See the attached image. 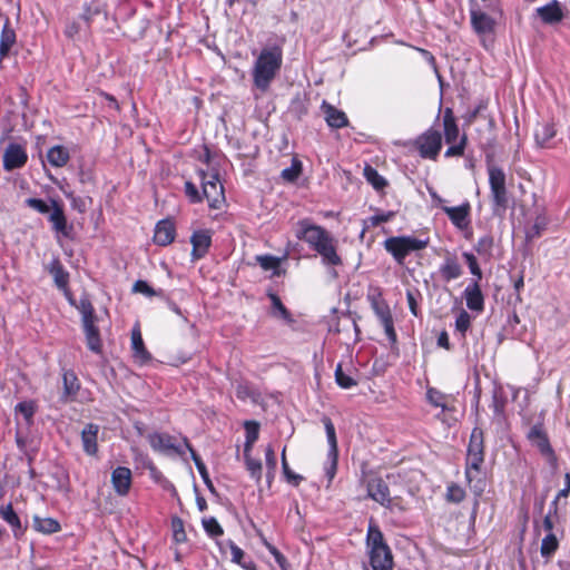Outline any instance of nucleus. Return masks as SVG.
Returning a JSON list of instances; mask_svg holds the SVG:
<instances>
[{
	"label": "nucleus",
	"mask_w": 570,
	"mask_h": 570,
	"mask_svg": "<svg viewBox=\"0 0 570 570\" xmlns=\"http://www.w3.org/2000/svg\"><path fill=\"white\" fill-rule=\"evenodd\" d=\"M295 236L308 244L321 256L324 265H343V259L337 253L336 239L323 226L313 224L308 218L301 219L297 222Z\"/></svg>",
	"instance_id": "obj_1"
},
{
	"label": "nucleus",
	"mask_w": 570,
	"mask_h": 570,
	"mask_svg": "<svg viewBox=\"0 0 570 570\" xmlns=\"http://www.w3.org/2000/svg\"><path fill=\"white\" fill-rule=\"evenodd\" d=\"M372 570H393L394 557L379 524L371 519L365 540Z\"/></svg>",
	"instance_id": "obj_2"
},
{
	"label": "nucleus",
	"mask_w": 570,
	"mask_h": 570,
	"mask_svg": "<svg viewBox=\"0 0 570 570\" xmlns=\"http://www.w3.org/2000/svg\"><path fill=\"white\" fill-rule=\"evenodd\" d=\"M26 205L40 214H49L48 220L56 237L73 238V226L68 223L63 203L60 199L50 198L49 204L40 198H27Z\"/></svg>",
	"instance_id": "obj_3"
},
{
	"label": "nucleus",
	"mask_w": 570,
	"mask_h": 570,
	"mask_svg": "<svg viewBox=\"0 0 570 570\" xmlns=\"http://www.w3.org/2000/svg\"><path fill=\"white\" fill-rule=\"evenodd\" d=\"M283 62L279 47L265 48L257 57L253 69V81L256 88L266 91L276 77Z\"/></svg>",
	"instance_id": "obj_4"
},
{
	"label": "nucleus",
	"mask_w": 570,
	"mask_h": 570,
	"mask_svg": "<svg viewBox=\"0 0 570 570\" xmlns=\"http://www.w3.org/2000/svg\"><path fill=\"white\" fill-rule=\"evenodd\" d=\"M69 302L81 315V325L86 338L87 347L95 354L102 353V338L98 327L99 317L87 295L80 297L79 303L69 297Z\"/></svg>",
	"instance_id": "obj_5"
},
{
	"label": "nucleus",
	"mask_w": 570,
	"mask_h": 570,
	"mask_svg": "<svg viewBox=\"0 0 570 570\" xmlns=\"http://www.w3.org/2000/svg\"><path fill=\"white\" fill-rule=\"evenodd\" d=\"M442 128L444 141L448 148L444 153L445 158H460L465 154L468 147V135L460 132L458 120L454 116L453 109L446 107L442 114Z\"/></svg>",
	"instance_id": "obj_6"
},
{
	"label": "nucleus",
	"mask_w": 570,
	"mask_h": 570,
	"mask_svg": "<svg viewBox=\"0 0 570 570\" xmlns=\"http://www.w3.org/2000/svg\"><path fill=\"white\" fill-rule=\"evenodd\" d=\"M429 239H420L413 236H391L383 243L384 249L399 264L403 265L405 258L414 253L423 250L428 247Z\"/></svg>",
	"instance_id": "obj_7"
},
{
	"label": "nucleus",
	"mask_w": 570,
	"mask_h": 570,
	"mask_svg": "<svg viewBox=\"0 0 570 570\" xmlns=\"http://www.w3.org/2000/svg\"><path fill=\"white\" fill-rule=\"evenodd\" d=\"M484 432L481 428H473L465 458L464 474L468 483L470 484L474 478L473 472L476 474L481 472V466L484 462Z\"/></svg>",
	"instance_id": "obj_8"
},
{
	"label": "nucleus",
	"mask_w": 570,
	"mask_h": 570,
	"mask_svg": "<svg viewBox=\"0 0 570 570\" xmlns=\"http://www.w3.org/2000/svg\"><path fill=\"white\" fill-rule=\"evenodd\" d=\"M197 175L202 184L203 200L206 199L210 209H220L226 204L225 189L219 179V173L198 169Z\"/></svg>",
	"instance_id": "obj_9"
},
{
	"label": "nucleus",
	"mask_w": 570,
	"mask_h": 570,
	"mask_svg": "<svg viewBox=\"0 0 570 570\" xmlns=\"http://www.w3.org/2000/svg\"><path fill=\"white\" fill-rule=\"evenodd\" d=\"M413 147L421 158L435 161L443 147L442 132L430 127L413 140Z\"/></svg>",
	"instance_id": "obj_10"
},
{
	"label": "nucleus",
	"mask_w": 570,
	"mask_h": 570,
	"mask_svg": "<svg viewBox=\"0 0 570 570\" xmlns=\"http://www.w3.org/2000/svg\"><path fill=\"white\" fill-rule=\"evenodd\" d=\"M488 175L493 206L505 210L509 204L505 174L502 168L490 165L488 166Z\"/></svg>",
	"instance_id": "obj_11"
},
{
	"label": "nucleus",
	"mask_w": 570,
	"mask_h": 570,
	"mask_svg": "<svg viewBox=\"0 0 570 570\" xmlns=\"http://www.w3.org/2000/svg\"><path fill=\"white\" fill-rule=\"evenodd\" d=\"M527 439L548 461H556V453L550 444V440L543 424L537 423L532 425L527 434Z\"/></svg>",
	"instance_id": "obj_12"
},
{
	"label": "nucleus",
	"mask_w": 570,
	"mask_h": 570,
	"mask_svg": "<svg viewBox=\"0 0 570 570\" xmlns=\"http://www.w3.org/2000/svg\"><path fill=\"white\" fill-rule=\"evenodd\" d=\"M148 442L155 452L164 454H177L184 455L185 451L178 444H176V438L168 433L154 432L148 436Z\"/></svg>",
	"instance_id": "obj_13"
},
{
	"label": "nucleus",
	"mask_w": 570,
	"mask_h": 570,
	"mask_svg": "<svg viewBox=\"0 0 570 570\" xmlns=\"http://www.w3.org/2000/svg\"><path fill=\"white\" fill-rule=\"evenodd\" d=\"M99 16H107V4L101 0H89L82 3L79 20L83 23V31L91 33L92 23Z\"/></svg>",
	"instance_id": "obj_14"
},
{
	"label": "nucleus",
	"mask_w": 570,
	"mask_h": 570,
	"mask_svg": "<svg viewBox=\"0 0 570 570\" xmlns=\"http://www.w3.org/2000/svg\"><path fill=\"white\" fill-rule=\"evenodd\" d=\"M364 482L368 498L381 505L389 502L390 488L381 476L371 473Z\"/></svg>",
	"instance_id": "obj_15"
},
{
	"label": "nucleus",
	"mask_w": 570,
	"mask_h": 570,
	"mask_svg": "<svg viewBox=\"0 0 570 570\" xmlns=\"http://www.w3.org/2000/svg\"><path fill=\"white\" fill-rule=\"evenodd\" d=\"M213 230L197 229L190 236L191 257L194 261L204 258L212 246Z\"/></svg>",
	"instance_id": "obj_16"
},
{
	"label": "nucleus",
	"mask_w": 570,
	"mask_h": 570,
	"mask_svg": "<svg viewBox=\"0 0 570 570\" xmlns=\"http://www.w3.org/2000/svg\"><path fill=\"white\" fill-rule=\"evenodd\" d=\"M110 482L118 497H127L132 485V473L127 466H117L111 472Z\"/></svg>",
	"instance_id": "obj_17"
},
{
	"label": "nucleus",
	"mask_w": 570,
	"mask_h": 570,
	"mask_svg": "<svg viewBox=\"0 0 570 570\" xmlns=\"http://www.w3.org/2000/svg\"><path fill=\"white\" fill-rule=\"evenodd\" d=\"M441 208L458 229L464 230L470 226L471 205L469 202L460 206H442Z\"/></svg>",
	"instance_id": "obj_18"
},
{
	"label": "nucleus",
	"mask_w": 570,
	"mask_h": 570,
	"mask_svg": "<svg viewBox=\"0 0 570 570\" xmlns=\"http://www.w3.org/2000/svg\"><path fill=\"white\" fill-rule=\"evenodd\" d=\"M28 155L26 149L19 144H9L3 154V168L13 170L26 165Z\"/></svg>",
	"instance_id": "obj_19"
},
{
	"label": "nucleus",
	"mask_w": 570,
	"mask_h": 570,
	"mask_svg": "<svg viewBox=\"0 0 570 570\" xmlns=\"http://www.w3.org/2000/svg\"><path fill=\"white\" fill-rule=\"evenodd\" d=\"M471 26L478 36H485L494 32L495 21L479 8L470 9Z\"/></svg>",
	"instance_id": "obj_20"
},
{
	"label": "nucleus",
	"mask_w": 570,
	"mask_h": 570,
	"mask_svg": "<svg viewBox=\"0 0 570 570\" xmlns=\"http://www.w3.org/2000/svg\"><path fill=\"white\" fill-rule=\"evenodd\" d=\"M321 111L324 115L327 126L332 129H342L350 125L346 114L326 100H323Z\"/></svg>",
	"instance_id": "obj_21"
},
{
	"label": "nucleus",
	"mask_w": 570,
	"mask_h": 570,
	"mask_svg": "<svg viewBox=\"0 0 570 570\" xmlns=\"http://www.w3.org/2000/svg\"><path fill=\"white\" fill-rule=\"evenodd\" d=\"M176 237V224L173 218L159 220L155 226L154 243L159 246L170 245Z\"/></svg>",
	"instance_id": "obj_22"
},
{
	"label": "nucleus",
	"mask_w": 570,
	"mask_h": 570,
	"mask_svg": "<svg viewBox=\"0 0 570 570\" xmlns=\"http://www.w3.org/2000/svg\"><path fill=\"white\" fill-rule=\"evenodd\" d=\"M442 281L449 283L463 275V268L454 254L446 253L443 264L439 268Z\"/></svg>",
	"instance_id": "obj_23"
},
{
	"label": "nucleus",
	"mask_w": 570,
	"mask_h": 570,
	"mask_svg": "<svg viewBox=\"0 0 570 570\" xmlns=\"http://www.w3.org/2000/svg\"><path fill=\"white\" fill-rule=\"evenodd\" d=\"M16 43L17 33L11 27L9 19H7L0 32V67H2L3 60L10 56Z\"/></svg>",
	"instance_id": "obj_24"
},
{
	"label": "nucleus",
	"mask_w": 570,
	"mask_h": 570,
	"mask_svg": "<svg viewBox=\"0 0 570 570\" xmlns=\"http://www.w3.org/2000/svg\"><path fill=\"white\" fill-rule=\"evenodd\" d=\"M98 433L99 425L95 423H88L81 431V442L83 452L89 456H96L98 448Z\"/></svg>",
	"instance_id": "obj_25"
},
{
	"label": "nucleus",
	"mask_w": 570,
	"mask_h": 570,
	"mask_svg": "<svg viewBox=\"0 0 570 570\" xmlns=\"http://www.w3.org/2000/svg\"><path fill=\"white\" fill-rule=\"evenodd\" d=\"M464 297L469 309L479 313L484 309V296L478 279H472V282L465 287Z\"/></svg>",
	"instance_id": "obj_26"
},
{
	"label": "nucleus",
	"mask_w": 570,
	"mask_h": 570,
	"mask_svg": "<svg viewBox=\"0 0 570 570\" xmlns=\"http://www.w3.org/2000/svg\"><path fill=\"white\" fill-rule=\"evenodd\" d=\"M131 350L135 361L140 365L147 364L151 360V354L145 346L138 325L131 330Z\"/></svg>",
	"instance_id": "obj_27"
},
{
	"label": "nucleus",
	"mask_w": 570,
	"mask_h": 570,
	"mask_svg": "<svg viewBox=\"0 0 570 570\" xmlns=\"http://www.w3.org/2000/svg\"><path fill=\"white\" fill-rule=\"evenodd\" d=\"M537 14L543 23L556 24L562 21L564 14L558 0H551L546 6L537 8Z\"/></svg>",
	"instance_id": "obj_28"
},
{
	"label": "nucleus",
	"mask_w": 570,
	"mask_h": 570,
	"mask_svg": "<svg viewBox=\"0 0 570 570\" xmlns=\"http://www.w3.org/2000/svg\"><path fill=\"white\" fill-rule=\"evenodd\" d=\"M62 384L61 400L63 402L75 401L80 390V381L73 370L62 371Z\"/></svg>",
	"instance_id": "obj_29"
},
{
	"label": "nucleus",
	"mask_w": 570,
	"mask_h": 570,
	"mask_svg": "<svg viewBox=\"0 0 570 570\" xmlns=\"http://www.w3.org/2000/svg\"><path fill=\"white\" fill-rule=\"evenodd\" d=\"M366 297L379 320L391 314L390 306L383 298V293L380 287L371 288Z\"/></svg>",
	"instance_id": "obj_30"
},
{
	"label": "nucleus",
	"mask_w": 570,
	"mask_h": 570,
	"mask_svg": "<svg viewBox=\"0 0 570 570\" xmlns=\"http://www.w3.org/2000/svg\"><path fill=\"white\" fill-rule=\"evenodd\" d=\"M224 544L229 548L230 560L234 563H237L246 570H257L255 561L250 557L246 556L244 550L236 546L232 540L226 541Z\"/></svg>",
	"instance_id": "obj_31"
},
{
	"label": "nucleus",
	"mask_w": 570,
	"mask_h": 570,
	"mask_svg": "<svg viewBox=\"0 0 570 570\" xmlns=\"http://www.w3.org/2000/svg\"><path fill=\"white\" fill-rule=\"evenodd\" d=\"M557 129L552 121L539 124L534 130V138L537 144L542 147H550V141L556 137Z\"/></svg>",
	"instance_id": "obj_32"
},
{
	"label": "nucleus",
	"mask_w": 570,
	"mask_h": 570,
	"mask_svg": "<svg viewBox=\"0 0 570 570\" xmlns=\"http://www.w3.org/2000/svg\"><path fill=\"white\" fill-rule=\"evenodd\" d=\"M48 271L53 277L56 286L62 291H67L69 284V273L65 269L61 262L58 258L53 259L50 263Z\"/></svg>",
	"instance_id": "obj_33"
},
{
	"label": "nucleus",
	"mask_w": 570,
	"mask_h": 570,
	"mask_svg": "<svg viewBox=\"0 0 570 570\" xmlns=\"http://www.w3.org/2000/svg\"><path fill=\"white\" fill-rule=\"evenodd\" d=\"M183 442H184L185 448L190 452L191 459L194 460L195 465H196L199 474L202 475L205 484L207 485L209 491L215 492V488L213 485V482L209 479V474L207 472L206 465L204 464L202 458L197 454V452L195 451V449L193 448V445L190 444L189 440L186 436H183Z\"/></svg>",
	"instance_id": "obj_34"
},
{
	"label": "nucleus",
	"mask_w": 570,
	"mask_h": 570,
	"mask_svg": "<svg viewBox=\"0 0 570 570\" xmlns=\"http://www.w3.org/2000/svg\"><path fill=\"white\" fill-rule=\"evenodd\" d=\"M47 160L52 167H63L70 160L69 150L61 145H56L47 151Z\"/></svg>",
	"instance_id": "obj_35"
},
{
	"label": "nucleus",
	"mask_w": 570,
	"mask_h": 570,
	"mask_svg": "<svg viewBox=\"0 0 570 570\" xmlns=\"http://www.w3.org/2000/svg\"><path fill=\"white\" fill-rule=\"evenodd\" d=\"M426 401L434 407L442 409L443 412L450 411L449 406L450 395L441 392L436 387L430 386L426 390Z\"/></svg>",
	"instance_id": "obj_36"
},
{
	"label": "nucleus",
	"mask_w": 570,
	"mask_h": 570,
	"mask_svg": "<svg viewBox=\"0 0 570 570\" xmlns=\"http://www.w3.org/2000/svg\"><path fill=\"white\" fill-rule=\"evenodd\" d=\"M0 518L11 527L14 535L22 531L20 518L11 503L0 507Z\"/></svg>",
	"instance_id": "obj_37"
},
{
	"label": "nucleus",
	"mask_w": 570,
	"mask_h": 570,
	"mask_svg": "<svg viewBox=\"0 0 570 570\" xmlns=\"http://www.w3.org/2000/svg\"><path fill=\"white\" fill-rule=\"evenodd\" d=\"M259 423L254 420L245 421L244 422V429H245V444H244V452H252V449L255 444V442L259 438Z\"/></svg>",
	"instance_id": "obj_38"
},
{
	"label": "nucleus",
	"mask_w": 570,
	"mask_h": 570,
	"mask_svg": "<svg viewBox=\"0 0 570 570\" xmlns=\"http://www.w3.org/2000/svg\"><path fill=\"white\" fill-rule=\"evenodd\" d=\"M363 175L366 181L376 190L383 191L389 185L387 180L379 174V171L371 165H365Z\"/></svg>",
	"instance_id": "obj_39"
},
{
	"label": "nucleus",
	"mask_w": 570,
	"mask_h": 570,
	"mask_svg": "<svg viewBox=\"0 0 570 570\" xmlns=\"http://www.w3.org/2000/svg\"><path fill=\"white\" fill-rule=\"evenodd\" d=\"M236 397L240 401L250 400L256 403L261 399V392L256 390L249 382L242 381L236 385Z\"/></svg>",
	"instance_id": "obj_40"
},
{
	"label": "nucleus",
	"mask_w": 570,
	"mask_h": 570,
	"mask_svg": "<svg viewBox=\"0 0 570 570\" xmlns=\"http://www.w3.org/2000/svg\"><path fill=\"white\" fill-rule=\"evenodd\" d=\"M33 527L37 531L45 534L57 533L61 530V525L57 519L53 518H33Z\"/></svg>",
	"instance_id": "obj_41"
},
{
	"label": "nucleus",
	"mask_w": 570,
	"mask_h": 570,
	"mask_svg": "<svg viewBox=\"0 0 570 570\" xmlns=\"http://www.w3.org/2000/svg\"><path fill=\"white\" fill-rule=\"evenodd\" d=\"M338 466V451H328L327 452V461L324 464V472L327 479V487L333 482Z\"/></svg>",
	"instance_id": "obj_42"
},
{
	"label": "nucleus",
	"mask_w": 570,
	"mask_h": 570,
	"mask_svg": "<svg viewBox=\"0 0 570 570\" xmlns=\"http://www.w3.org/2000/svg\"><path fill=\"white\" fill-rule=\"evenodd\" d=\"M302 171H303L302 161L299 159H297L296 157H294L292 159L291 166L281 171V177L284 181L294 183L302 175Z\"/></svg>",
	"instance_id": "obj_43"
},
{
	"label": "nucleus",
	"mask_w": 570,
	"mask_h": 570,
	"mask_svg": "<svg viewBox=\"0 0 570 570\" xmlns=\"http://www.w3.org/2000/svg\"><path fill=\"white\" fill-rule=\"evenodd\" d=\"M466 497V492L464 488H462L460 484L455 482H451L446 487L445 492V501L449 503L459 504L461 503Z\"/></svg>",
	"instance_id": "obj_44"
},
{
	"label": "nucleus",
	"mask_w": 570,
	"mask_h": 570,
	"mask_svg": "<svg viewBox=\"0 0 570 570\" xmlns=\"http://www.w3.org/2000/svg\"><path fill=\"white\" fill-rule=\"evenodd\" d=\"M244 461H245L246 470L249 472L250 476L256 482H259L262 479V472H263L261 460L252 458L250 452H244Z\"/></svg>",
	"instance_id": "obj_45"
},
{
	"label": "nucleus",
	"mask_w": 570,
	"mask_h": 570,
	"mask_svg": "<svg viewBox=\"0 0 570 570\" xmlns=\"http://www.w3.org/2000/svg\"><path fill=\"white\" fill-rule=\"evenodd\" d=\"M170 527L173 531V541L176 544L185 543L187 541V533L183 519L179 517H173L170 520Z\"/></svg>",
	"instance_id": "obj_46"
},
{
	"label": "nucleus",
	"mask_w": 570,
	"mask_h": 570,
	"mask_svg": "<svg viewBox=\"0 0 570 570\" xmlns=\"http://www.w3.org/2000/svg\"><path fill=\"white\" fill-rule=\"evenodd\" d=\"M322 423L324 424V429L326 432L328 451H338L336 431H335V426H334V423L332 422L331 417L323 416Z\"/></svg>",
	"instance_id": "obj_47"
},
{
	"label": "nucleus",
	"mask_w": 570,
	"mask_h": 570,
	"mask_svg": "<svg viewBox=\"0 0 570 570\" xmlns=\"http://www.w3.org/2000/svg\"><path fill=\"white\" fill-rule=\"evenodd\" d=\"M335 382L340 387H342L344 390H347V389H351V387H354L357 385V381L355 379H353L352 376L344 373L343 366L341 363H338L335 368Z\"/></svg>",
	"instance_id": "obj_48"
},
{
	"label": "nucleus",
	"mask_w": 570,
	"mask_h": 570,
	"mask_svg": "<svg viewBox=\"0 0 570 570\" xmlns=\"http://www.w3.org/2000/svg\"><path fill=\"white\" fill-rule=\"evenodd\" d=\"M202 523H203V528H204L205 532L210 538H218L224 534V529L219 524V522L217 521L216 518H214V517L204 518Z\"/></svg>",
	"instance_id": "obj_49"
},
{
	"label": "nucleus",
	"mask_w": 570,
	"mask_h": 570,
	"mask_svg": "<svg viewBox=\"0 0 570 570\" xmlns=\"http://www.w3.org/2000/svg\"><path fill=\"white\" fill-rule=\"evenodd\" d=\"M380 323L384 328L385 335H386L387 340L390 341L391 346L392 347L396 346L397 334L394 328V321H393L392 313L387 316H384L383 318H380Z\"/></svg>",
	"instance_id": "obj_50"
},
{
	"label": "nucleus",
	"mask_w": 570,
	"mask_h": 570,
	"mask_svg": "<svg viewBox=\"0 0 570 570\" xmlns=\"http://www.w3.org/2000/svg\"><path fill=\"white\" fill-rule=\"evenodd\" d=\"M558 540L553 533H548L541 542L540 552L542 557H550L558 549Z\"/></svg>",
	"instance_id": "obj_51"
},
{
	"label": "nucleus",
	"mask_w": 570,
	"mask_h": 570,
	"mask_svg": "<svg viewBox=\"0 0 570 570\" xmlns=\"http://www.w3.org/2000/svg\"><path fill=\"white\" fill-rule=\"evenodd\" d=\"M493 248V237L490 235L482 236L474 245L475 252L485 257H490Z\"/></svg>",
	"instance_id": "obj_52"
},
{
	"label": "nucleus",
	"mask_w": 570,
	"mask_h": 570,
	"mask_svg": "<svg viewBox=\"0 0 570 570\" xmlns=\"http://www.w3.org/2000/svg\"><path fill=\"white\" fill-rule=\"evenodd\" d=\"M132 292L142 294L147 297L153 296H163V289L156 291L146 281L138 279L132 285Z\"/></svg>",
	"instance_id": "obj_53"
},
{
	"label": "nucleus",
	"mask_w": 570,
	"mask_h": 570,
	"mask_svg": "<svg viewBox=\"0 0 570 570\" xmlns=\"http://www.w3.org/2000/svg\"><path fill=\"white\" fill-rule=\"evenodd\" d=\"M36 411L37 405L33 401H23L16 405V412L20 413L27 423L32 422Z\"/></svg>",
	"instance_id": "obj_54"
},
{
	"label": "nucleus",
	"mask_w": 570,
	"mask_h": 570,
	"mask_svg": "<svg viewBox=\"0 0 570 570\" xmlns=\"http://www.w3.org/2000/svg\"><path fill=\"white\" fill-rule=\"evenodd\" d=\"M274 313H278L279 317L285 321H292V315L286 306L282 303L279 296L275 293H268Z\"/></svg>",
	"instance_id": "obj_55"
},
{
	"label": "nucleus",
	"mask_w": 570,
	"mask_h": 570,
	"mask_svg": "<svg viewBox=\"0 0 570 570\" xmlns=\"http://www.w3.org/2000/svg\"><path fill=\"white\" fill-rule=\"evenodd\" d=\"M462 257L464 258V261L470 269V273L475 277L474 279H478V282H480L483 277V274H482V269L478 263L476 257L472 253H469V252H464L462 254Z\"/></svg>",
	"instance_id": "obj_56"
},
{
	"label": "nucleus",
	"mask_w": 570,
	"mask_h": 570,
	"mask_svg": "<svg viewBox=\"0 0 570 570\" xmlns=\"http://www.w3.org/2000/svg\"><path fill=\"white\" fill-rule=\"evenodd\" d=\"M471 327L470 314L461 309L455 320V330L461 333L462 338H465L468 330Z\"/></svg>",
	"instance_id": "obj_57"
},
{
	"label": "nucleus",
	"mask_w": 570,
	"mask_h": 570,
	"mask_svg": "<svg viewBox=\"0 0 570 570\" xmlns=\"http://www.w3.org/2000/svg\"><path fill=\"white\" fill-rule=\"evenodd\" d=\"M184 191L190 204H200L203 202L202 193L193 181H185Z\"/></svg>",
	"instance_id": "obj_58"
},
{
	"label": "nucleus",
	"mask_w": 570,
	"mask_h": 570,
	"mask_svg": "<svg viewBox=\"0 0 570 570\" xmlns=\"http://www.w3.org/2000/svg\"><path fill=\"white\" fill-rule=\"evenodd\" d=\"M256 261L264 271L276 269L281 264V259L273 255H258Z\"/></svg>",
	"instance_id": "obj_59"
},
{
	"label": "nucleus",
	"mask_w": 570,
	"mask_h": 570,
	"mask_svg": "<svg viewBox=\"0 0 570 570\" xmlns=\"http://www.w3.org/2000/svg\"><path fill=\"white\" fill-rule=\"evenodd\" d=\"M417 297H421V294L417 289H407L406 291V301L409 304L410 312L413 316H420V306L417 302Z\"/></svg>",
	"instance_id": "obj_60"
},
{
	"label": "nucleus",
	"mask_w": 570,
	"mask_h": 570,
	"mask_svg": "<svg viewBox=\"0 0 570 570\" xmlns=\"http://www.w3.org/2000/svg\"><path fill=\"white\" fill-rule=\"evenodd\" d=\"M382 507L389 509L390 511L394 512H405L407 510V503L402 497H389V502L386 504H382Z\"/></svg>",
	"instance_id": "obj_61"
},
{
	"label": "nucleus",
	"mask_w": 570,
	"mask_h": 570,
	"mask_svg": "<svg viewBox=\"0 0 570 570\" xmlns=\"http://www.w3.org/2000/svg\"><path fill=\"white\" fill-rule=\"evenodd\" d=\"M81 30H83V27L80 24L78 20L73 19L66 22L63 35L68 39L73 40L80 33Z\"/></svg>",
	"instance_id": "obj_62"
},
{
	"label": "nucleus",
	"mask_w": 570,
	"mask_h": 570,
	"mask_svg": "<svg viewBox=\"0 0 570 570\" xmlns=\"http://www.w3.org/2000/svg\"><path fill=\"white\" fill-rule=\"evenodd\" d=\"M548 226V218L546 215L541 214L538 215L534 219L532 229H531V237H539L543 230L547 229Z\"/></svg>",
	"instance_id": "obj_63"
},
{
	"label": "nucleus",
	"mask_w": 570,
	"mask_h": 570,
	"mask_svg": "<svg viewBox=\"0 0 570 570\" xmlns=\"http://www.w3.org/2000/svg\"><path fill=\"white\" fill-rule=\"evenodd\" d=\"M394 217L393 212H386L379 215H373L366 219L367 227H376L382 223H387Z\"/></svg>",
	"instance_id": "obj_64"
}]
</instances>
